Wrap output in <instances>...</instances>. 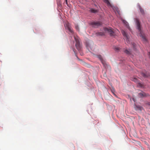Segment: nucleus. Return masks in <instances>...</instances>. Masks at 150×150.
I'll return each instance as SVG.
<instances>
[{"label":"nucleus","mask_w":150,"mask_h":150,"mask_svg":"<svg viewBox=\"0 0 150 150\" xmlns=\"http://www.w3.org/2000/svg\"><path fill=\"white\" fill-rule=\"evenodd\" d=\"M111 91H112V93H114V92H115V90L113 88L111 90Z\"/></svg>","instance_id":"6ab92c4d"},{"label":"nucleus","mask_w":150,"mask_h":150,"mask_svg":"<svg viewBox=\"0 0 150 150\" xmlns=\"http://www.w3.org/2000/svg\"><path fill=\"white\" fill-rule=\"evenodd\" d=\"M133 47L135 49V45L134 44H133Z\"/></svg>","instance_id":"aec40b11"},{"label":"nucleus","mask_w":150,"mask_h":150,"mask_svg":"<svg viewBox=\"0 0 150 150\" xmlns=\"http://www.w3.org/2000/svg\"><path fill=\"white\" fill-rule=\"evenodd\" d=\"M65 1L66 2V4H68L67 0H65Z\"/></svg>","instance_id":"412c9836"},{"label":"nucleus","mask_w":150,"mask_h":150,"mask_svg":"<svg viewBox=\"0 0 150 150\" xmlns=\"http://www.w3.org/2000/svg\"><path fill=\"white\" fill-rule=\"evenodd\" d=\"M136 23L137 28L138 29L139 32V33L138 35L140 37H141L143 39V40L144 41H146V39L145 36L143 34L141 30V27L139 22V21L137 20Z\"/></svg>","instance_id":"f257e3e1"},{"label":"nucleus","mask_w":150,"mask_h":150,"mask_svg":"<svg viewBox=\"0 0 150 150\" xmlns=\"http://www.w3.org/2000/svg\"><path fill=\"white\" fill-rule=\"evenodd\" d=\"M97 34L98 35L102 36L104 35V33H103L100 32L97 33Z\"/></svg>","instance_id":"4468645a"},{"label":"nucleus","mask_w":150,"mask_h":150,"mask_svg":"<svg viewBox=\"0 0 150 150\" xmlns=\"http://www.w3.org/2000/svg\"><path fill=\"white\" fill-rule=\"evenodd\" d=\"M122 22L127 26L128 25V23H127V22L125 21L124 20H123Z\"/></svg>","instance_id":"2eb2a0df"},{"label":"nucleus","mask_w":150,"mask_h":150,"mask_svg":"<svg viewBox=\"0 0 150 150\" xmlns=\"http://www.w3.org/2000/svg\"><path fill=\"white\" fill-rule=\"evenodd\" d=\"M74 38L76 42L75 46L77 49L79 50L81 48V46L78 37L74 36Z\"/></svg>","instance_id":"7ed1b4c3"},{"label":"nucleus","mask_w":150,"mask_h":150,"mask_svg":"<svg viewBox=\"0 0 150 150\" xmlns=\"http://www.w3.org/2000/svg\"><path fill=\"white\" fill-rule=\"evenodd\" d=\"M104 1L108 6H110L111 4L108 0H104Z\"/></svg>","instance_id":"ddd939ff"},{"label":"nucleus","mask_w":150,"mask_h":150,"mask_svg":"<svg viewBox=\"0 0 150 150\" xmlns=\"http://www.w3.org/2000/svg\"><path fill=\"white\" fill-rule=\"evenodd\" d=\"M90 25L95 28H96L100 26L101 25V23L100 22H93L90 23Z\"/></svg>","instance_id":"423d86ee"},{"label":"nucleus","mask_w":150,"mask_h":150,"mask_svg":"<svg viewBox=\"0 0 150 150\" xmlns=\"http://www.w3.org/2000/svg\"><path fill=\"white\" fill-rule=\"evenodd\" d=\"M139 7L140 12L142 13V14H144V9H142V8L140 6H139Z\"/></svg>","instance_id":"1a4fd4ad"},{"label":"nucleus","mask_w":150,"mask_h":150,"mask_svg":"<svg viewBox=\"0 0 150 150\" xmlns=\"http://www.w3.org/2000/svg\"><path fill=\"white\" fill-rule=\"evenodd\" d=\"M77 58L79 60V58L78 57H77Z\"/></svg>","instance_id":"b1692460"},{"label":"nucleus","mask_w":150,"mask_h":150,"mask_svg":"<svg viewBox=\"0 0 150 150\" xmlns=\"http://www.w3.org/2000/svg\"><path fill=\"white\" fill-rule=\"evenodd\" d=\"M97 57H98V58L100 59V60L101 61V62L102 63H103V59L101 56L100 55H98L97 56Z\"/></svg>","instance_id":"9b49d317"},{"label":"nucleus","mask_w":150,"mask_h":150,"mask_svg":"<svg viewBox=\"0 0 150 150\" xmlns=\"http://www.w3.org/2000/svg\"><path fill=\"white\" fill-rule=\"evenodd\" d=\"M122 33L123 35L126 38V41L128 43H130V42L129 40L128 36L127 35L125 32L123 30H122Z\"/></svg>","instance_id":"0eeeda50"},{"label":"nucleus","mask_w":150,"mask_h":150,"mask_svg":"<svg viewBox=\"0 0 150 150\" xmlns=\"http://www.w3.org/2000/svg\"><path fill=\"white\" fill-rule=\"evenodd\" d=\"M90 11H91V12L94 13H96L97 12V10L92 8L90 10Z\"/></svg>","instance_id":"f8f14e48"},{"label":"nucleus","mask_w":150,"mask_h":150,"mask_svg":"<svg viewBox=\"0 0 150 150\" xmlns=\"http://www.w3.org/2000/svg\"><path fill=\"white\" fill-rule=\"evenodd\" d=\"M75 28L77 30H79V27L78 25H76L75 26Z\"/></svg>","instance_id":"f3484780"},{"label":"nucleus","mask_w":150,"mask_h":150,"mask_svg":"<svg viewBox=\"0 0 150 150\" xmlns=\"http://www.w3.org/2000/svg\"><path fill=\"white\" fill-rule=\"evenodd\" d=\"M147 104L149 105H150V102L148 103Z\"/></svg>","instance_id":"5701e85b"},{"label":"nucleus","mask_w":150,"mask_h":150,"mask_svg":"<svg viewBox=\"0 0 150 150\" xmlns=\"http://www.w3.org/2000/svg\"><path fill=\"white\" fill-rule=\"evenodd\" d=\"M137 108L138 109L141 110L142 107L140 106H136Z\"/></svg>","instance_id":"a211bd4d"},{"label":"nucleus","mask_w":150,"mask_h":150,"mask_svg":"<svg viewBox=\"0 0 150 150\" xmlns=\"http://www.w3.org/2000/svg\"><path fill=\"white\" fill-rule=\"evenodd\" d=\"M104 29L105 32L109 33L111 36H112L114 35V33L113 31L112 28L110 27H108L105 28Z\"/></svg>","instance_id":"f03ea898"},{"label":"nucleus","mask_w":150,"mask_h":150,"mask_svg":"<svg viewBox=\"0 0 150 150\" xmlns=\"http://www.w3.org/2000/svg\"><path fill=\"white\" fill-rule=\"evenodd\" d=\"M133 81H134L135 82L138 83L137 86L140 87H142V85L139 82L138 79L136 78H134L132 79V80Z\"/></svg>","instance_id":"6e6552de"},{"label":"nucleus","mask_w":150,"mask_h":150,"mask_svg":"<svg viewBox=\"0 0 150 150\" xmlns=\"http://www.w3.org/2000/svg\"><path fill=\"white\" fill-rule=\"evenodd\" d=\"M142 75L144 77H147L148 76L144 73H143L142 74Z\"/></svg>","instance_id":"dca6fc26"},{"label":"nucleus","mask_w":150,"mask_h":150,"mask_svg":"<svg viewBox=\"0 0 150 150\" xmlns=\"http://www.w3.org/2000/svg\"><path fill=\"white\" fill-rule=\"evenodd\" d=\"M66 28L69 30L68 33L69 34L72 35L74 33V31L69 23H67L66 24Z\"/></svg>","instance_id":"20e7f679"},{"label":"nucleus","mask_w":150,"mask_h":150,"mask_svg":"<svg viewBox=\"0 0 150 150\" xmlns=\"http://www.w3.org/2000/svg\"><path fill=\"white\" fill-rule=\"evenodd\" d=\"M124 52L125 53H126V54H131V51L130 50H128L127 49L125 50L124 51Z\"/></svg>","instance_id":"9d476101"},{"label":"nucleus","mask_w":150,"mask_h":150,"mask_svg":"<svg viewBox=\"0 0 150 150\" xmlns=\"http://www.w3.org/2000/svg\"><path fill=\"white\" fill-rule=\"evenodd\" d=\"M149 95L148 93H145L142 92L138 94V96L140 98H144L149 96Z\"/></svg>","instance_id":"39448f33"},{"label":"nucleus","mask_w":150,"mask_h":150,"mask_svg":"<svg viewBox=\"0 0 150 150\" xmlns=\"http://www.w3.org/2000/svg\"><path fill=\"white\" fill-rule=\"evenodd\" d=\"M115 49L116 50H119V48L118 47H116L115 48Z\"/></svg>","instance_id":"4be33fe9"}]
</instances>
